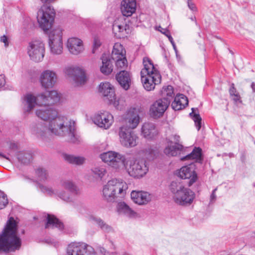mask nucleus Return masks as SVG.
I'll list each match as a JSON object with an SVG mask.
<instances>
[{"mask_svg":"<svg viewBox=\"0 0 255 255\" xmlns=\"http://www.w3.org/2000/svg\"><path fill=\"white\" fill-rule=\"evenodd\" d=\"M216 190H217V189H215L212 191V194L211 195V197H210L211 201H213L215 200V199L216 198V195H215V192H216Z\"/></svg>","mask_w":255,"mask_h":255,"instance_id":"13d9d810","label":"nucleus"},{"mask_svg":"<svg viewBox=\"0 0 255 255\" xmlns=\"http://www.w3.org/2000/svg\"><path fill=\"white\" fill-rule=\"evenodd\" d=\"M114 61L116 62V66L118 68H124L128 65V62L126 56L119 59L114 60Z\"/></svg>","mask_w":255,"mask_h":255,"instance_id":"49530a36","label":"nucleus"},{"mask_svg":"<svg viewBox=\"0 0 255 255\" xmlns=\"http://www.w3.org/2000/svg\"><path fill=\"white\" fill-rule=\"evenodd\" d=\"M5 84V76L3 75H0V90L4 87Z\"/></svg>","mask_w":255,"mask_h":255,"instance_id":"5fc2aeb1","label":"nucleus"},{"mask_svg":"<svg viewBox=\"0 0 255 255\" xmlns=\"http://www.w3.org/2000/svg\"><path fill=\"white\" fill-rule=\"evenodd\" d=\"M159 28H161L162 30H160V32L161 33H162L163 34H164V35H165L168 37V38L170 42L172 44V46L173 47L174 50H175V52H176V53H177V49L175 43V42H174V41L173 40V39L172 37L170 34L169 31L168 30H167L166 29L162 28L161 27H159Z\"/></svg>","mask_w":255,"mask_h":255,"instance_id":"a18cd8bd","label":"nucleus"},{"mask_svg":"<svg viewBox=\"0 0 255 255\" xmlns=\"http://www.w3.org/2000/svg\"><path fill=\"white\" fill-rule=\"evenodd\" d=\"M178 176L181 179H189V186H191L197 180V176L195 171V165L190 163L188 165L181 167L178 172Z\"/></svg>","mask_w":255,"mask_h":255,"instance_id":"a211bd4d","label":"nucleus"},{"mask_svg":"<svg viewBox=\"0 0 255 255\" xmlns=\"http://www.w3.org/2000/svg\"><path fill=\"white\" fill-rule=\"evenodd\" d=\"M187 5L190 9L193 11H197V7L192 0H187Z\"/></svg>","mask_w":255,"mask_h":255,"instance_id":"8fccbe9b","label":"nucleus"},{"mask_svg":"<svg viewBox=\"0 0 255 255\" xmlns=\"http://www.w3.org/2000/svg\"><path fill=\"white\" fill-rule=\"evenodd\" d=\"M51 227L52 228H57L59 230H62L64 228L63 223L53 215H48L47 217V222L45 225V228Z\"/></svg>","mask_w":255,"mask_h":255,"instance_id":"2f4dec72","label":"nucleus"},{"mask_svg":"<svg viewBox=\"0 0 255 255\" xmlns=\"http://www.w3.org/2000/svg\"><path fill=\"white\" fill-rule=\"evenodd\" d=\"M136 7V0H123L121 2V11L125 16H131L135 11Z\"/></svg>","mask_w":255,"mask_h":255,"instance_id":"b1692460","label":"nucleus"},{"mask_svg":"<svg viewBox=\"0 0 255 255\" xmlns=\"http://www.w3.org/2000/svg\"><path fill=\"white\" fill-rule=\"evenodd\" d=\"M116 79L123 89L126 90L129 89L131 84V76L129 72L122 70L117 74Z\"/></svg>","mask_w":255,"mask_h":255,"instance_id":"393cba45","label":"nucleus"},{"mask_svg":"<svg viewBox=\"0 0 255 255\" xmlns=\"http://www.w3.org/2000/svg\"><path fill=\"white\" fill-rule=\"evenodd\" d=\"M126 56V51L123 46L120 43H115L111 54L112 59L114 60L119 59Z\"/></svg>","mask_w":255,"mask_h":255,"instance_id":"7c9ffc66","label":"nucleus"},{"mask_svg":"<svg viewBox=\"0 0 255 255\" xmlns=\"http://www.w3.org/2000/svg\"><path fill=\"white\" fill-rule=\"evenodd\" d=\"M251 87H252L253 91L255 92V82H253L252 83Z\"/></svg>","mask_w":255,"mask_h":255,"instance_id":"e2e57ef3","label":"nucleus"},{"mask_svg":"<svg viewBox=\"0 0 255 255\" xmlns=\"http://www.w3.org/2000/svg\"><path fill=\"white\" fill-rule=\"evenodd\" d=\"M113 31L116 37L119 38H124L129 32V26L126 24H119L115 22L113 25Z\"/></svg>","mask_w":255,"mask_h":255,"instance_id":"c85d7f7f","label":"nucleus"},{"mask_svg":"<svg viewBox=\"0 0 255 255\" xmlns=\"http://www.w3.org/2000/svg\"><path fill=\"white\" fill-rule=\"evenodd\" d=\"M127 184L116 179L111 180L104 186L103 194L108 202H114L118 197H123L126 194Z\"/></svg>","mask_w":255,"mask_h":255,"instance_id":"423d86ee","label":"nucleus"},{"mask_svg":"<svg viewBox=\"0 0 255 255\" xmlns=\"http://www.w3.org/2000/svg\"><path fill=\"white\" fill-rule=\"evenodd\" d=\"M0 156L3 157L4 158H5L6 159H8L7 157H6V156L4 155H3V154H2L1 153H0Z\"/></svg>","mask_w":255,"mask_h":255,"instance_id":"0e129e2a","label":"nucleus"},{"mask_svg":"<svg viewBox=\"0 0 255 255\" xmlns=\"http://www.w3.org/2000/svg\"><path fill=\"white\" fill-rule=\"evenodd\" d=\"M130 195L132 201L138 205L146 204L151 199L150 194L142 191H132Z\"/></svg>","mask_w":255,"mask_h":255,"instance_id":"5701e85b","label":"nucleus"},{"mask_svg":"<svg viewBox=\"0 0 255 255\" xmlns=\"http://www.w3.org/2000/svg\"><path fill=\"white\" fill-rule=\"evenodd\" d=\"M27 52L30 59L35 62L41 61L45 54L44 44L40 40H33L28 43Z\"/></svg>","mask_w":255,"mask_h":255,"instance_id":"1a4fd4ad","label":"nucleus"},{"mask_svg":"<svg viewBox=\"0 0 255 255\" xmlns=\"http://www.w3.org/2000/svg\"><path fill=\"white\" fill-rule=\"evenodd\" d=\"M68 255H96L94 249L84 243H72L69 245Z\"/></svg>","mask_w":255,"mask_h":255,"instance_id":"9b49d317","label":"nucleus"},{"mask_svg":"<svg viewBox=\"0 0 255 255\" xmlns=\"http://www.w3.org/2000/svg\"><path fill=\"white\" fill-rule=\"evenodd\" d=\"M195 110L198 111V109L197 108H192V112L189 115L194 121L197 130H199L201 127L202 119L199 114L194 113Z\"/></svg>","mask_w":255,"mask_h":255,"instance_id":"a19ab883","label":"nucleus"},{"mask_svg":"<svg viewBox=\"0 0 255 255\" xmlns=\"http://www.w3.org/2000/svg\"><path fill=\"white\" fill-rule=\"evenodd\" d=\"M57 81V75L53 71L46 70L42 72L40 82L42 87L50 88L54 86Z\"/></svg>","mask_w":255,"mask_h":255,"instance_id":"6ab92c4d","label":"nucleus"},{"mask_svg":"<svg viewBox=\"0 0 255 255\" xmlns=\"http://www.w3.org/2000/svg\"><path fill=\"white\" fill-rule=\"evenodd\" d=\"M117 152L112 151H109L104 152L100 154V158L103 161L107 163L109 165L112 157L114 155H116Z\"/></svg>","mask_w":255,"mask_h":255,"instance_id":"79ce46f5","label":"nucleus"},{"mask_svg":"<svg viewBox=\"0 0 255 255\" xmlns=\"http://www.w3.org/2000/svg\"><path fill=\"white\" fill-rule=\"evenodd\" d=\"M46 242L48 244L53 245V246L55 247H57L58 245V243L57 242H54L53 240H51V239H47L46 240Z\"/></svg>","mask_w":255,"mask_h":255,"instance_id":"bf43d9fd","label":"nucleus"},{"mask_svg":"<svg viewBox=\"0 0 255 255\" xmlns=\"http://www.w3.org/2000/svg\"><path fill=\"white\" fill-rule=\"evenodd\" d=\"M191 19L193 21L195 19V17H191Z\"/></svg>","mask_w":255,"mask_h":255,"instance_id":"69168bd1","label":"nucleus"},{"mask_svg":"<svg viewBox=\"0 0 255 255\" xmlns=\"http://www.w3.org/2000/svg\"><path fill=\"white\" fill-rule=\"evenodd\" d=\"M39 188L42 192L50 196H57L61 199L66 202H70L73 201V198L70 194L64 191H58L54 190L51 188L42 185L39 186Z\"/></svg>","mask_w":255,"mask_h":255,"instance_id":"412c9836","label":"nucleus"},{"mask_svg":"<svg viewBox=\"0 0 255 255\" xmlns=\"http://www.w3.org/2000/svg\"><path fill=\"white\" fill-rule=\"evenodd\" d=\"M16 231V223L12 217H10L0 234V253L14 252L19 250L21 241L17 236Z\"/></svg>","mask_w":255,"mask_h":255,"instance_id":"f03ea898","label":"nucleus"},{"mask_svg":"<svg viewBox=\"0 0 255 255\" xmlns=\"http://www.w3.org/2000/svg\"><path fill=\"white\" fill-rule=\"evenodd\" d=\"M124 168L129 176L136 178L142 177L148 171L147 163L143 159L135 160L127 159Z\"/></svg>","mask_w":255,"mask_h":255,"instance_id":"0eeeda50","label":"nucleus"},{"mask_svg":"<svg viewBox=\"0 0 255 255\" xmlns=\"http://www.w3.org/2000/svg\"><path fill=\"white\" fill-rule=\"evenodd\" d=\"M230 95L233 97V100L235 102H238L240 99V96L237 92L236 89L235 87L234 84L232 83L231 85L230 88L229 89Z\"/></svg>","mask_w":255,"mask_h":255,"instance_id":"c03bdc74","label":"nucleus"},{"mask_svg":"<svg viewBox=\"0 0 255 255\" xmlns=\"http://www.w3.org/2000/svg\"><path fill=\"white\" fill-rule=\"evenodd\" d=\"M32 158L30 152L28 151H21L17 154V158L18 161L23 164H27L30 162Z\"/></svg>","mask_w":255,"mask_h":255,"instance_id":"4c0bfd02","label":"nucleus"},{"mask_svg":"<svg viewBox=\"0 0 255 255\" xmlns=\"http://www.w3.org/2000/svg\"><path fill=\"white\" fill-rule=\"evenodd\" d=\"M169 189L172 194L174 201L178 205H190L195 198L194 193L191 189L185 187L180 181H172L170 185Z\"/></svg>","mask_w":255,"mask_h":255,"instance_id":"39448f33","label":"nucleus"},{"mask_svg":"<svg viewBox=\"0 0 255 255\" xmlns=\"http://www.w3.org/2000/svg\"><path fill=\"white\" fill-rule=\"evenodd\" d=\"M145 155L146 158L148 160L153 159L156 155L155 151L151 148H148V150H146Z\"/></svg>","mask_w":255,"mask_h":255,"instance_id":"09e8293b","label":"nucleus"},{"mask_svg":"<svg viewBox=\"0 0 255 255\" xmlns=\"http://www.w3.org/2000/svg\"><path fill=\"white\" fill-rule=\"evenodd\" d=\"M183 148V145L180 144H173L172 141L168 142L167 146L164 150V153L168 156H176Z\"/></svg>","mask_w":255,"mask_h":255,"instance_id":"c756f323","label":"nucleus"},{"mask_svg":"<svg viewBox=\"0 0 255 255\" xmlns=\"http://www.w3.org/2000/svg\"><path fill=\"white\" fill-rule=\"evenodd\" d=\"M174 139L175 141V144H179L178 142L179 141L180 136L179 135H174Z\"/></svg>","mask_w":255,"mask_h":255,"instance_id":"052dcab7","label":"nucleus"},{"mask_svg":"<svg viewBox=\"0 0 255 255\" xmlns=\"http://www.w3.org/2000/svg\"><path fill=\"white\" fill-rule=\"evenodd\" d=\"M36 116L41 120L50 122L58 115L57 111L50 107H44L36 110Z\"/></svg>","mask_w":255,"mask_h":255,"instance_id":"aec40b11","label":"nucleus"},{"mask_svg":"<svg viewBox=\"0 0 255 255\" xmlns=\"http://www.w3.org/2000/svg\"><path fill=\"white\" fill-rule=\"evenodd\" d=\"M201 152L202 149L200 147H195L191 153L188 154L186 156L181 158L182 160H185L187 159H201Z\"/></svg>","mask_w":255,"mask_h":255,"instance_id":"e433bc0d","label":"nucleus"},{"mask_svg":"<svg viewBox=\"0 0 255 255\" xmlns=\"http://www.w3.org/2000/svg\"><path fill=\"white\" fill-rule=\"evenodd\" d=\"M101 229L104 232L108 233L112 231V228L106 223L102 227Z\"/></svg>","mask_w":255,"mask_h":255,"instance_id":"6e6d98bb","label":"nucleus"},{"mask_svg":"<svg viewBox=\"0 0 255 255\" xmlns=\"http://www.w3.org/2000/svg\"><path fill=\"white\" fill-rule=\"evenodd\" d=\"M127 159L124 155L117 152V154L112 157L109 166L116 169H123Z\"/></svg>","mask_w":255,"mask_h":255,"instance_id":"bb28decb","label":"nucleus"},{"mask_svg":"<svg viewBox=\"0 0 255 255\" xmlns=\"http://www.w3.org/2000/svg\"><path fill=\"white\" fill-rule=\"evenodd\" d=\"M119 211L121 213H123L130 218L135 217L137 215L136 213L125 202H122L119 204Z\"/></svg>","mask_w":255,"mask_h":255,"instance_id":"f704fd0d","label":"nucleus"},{"mask_svg":"<svg viewBox=\"0 0 255 255\" xmlns=\"http://www.w3.org/2000/svg\"><path fill=\"white\" fill-rule=\"evenodd\" d=\"M170 104V100L168 98H162L155 101L149 109V115L154 119L161 117Z\"/></svg>","mask_w":255,"mask_h":255,"instance_id":"f8f14e48","label":"nucleus"},{"mask_svg":"<svg viewBox=\"0 0 255 255\" xmlns=\"http://www.w3.org/2000/svg\"><path fill=\"white\" fill-rule=\"evenodd\" d=\"M8 204V200L6 195L0 191V209L4 208Z\"/></svg>","mask_w":255,"mask_h":255,"instance_id":"de8ad7c7","label":"nucleus"},{"mask_svg":"<svg viewBox=\"0 0 255 255\" xmlns=\"http://www.w3.org/2000/svg\"><path fill=\"white\" fill-rule=\"evenodd\" d=\"M35 173L39 180L45 181L49 178V174L47 170L42 167H38L35 170Z\"/></svg>","mask_w":255,"mask_h":255,"instance_id":"58836bf2","label":"nucleus"},{"mask_svg":"<svg viewBox=\"0 0 255 255\" xmlns=\"http://www.w3.org/2000/svg\"><path fill=\"white\" fill-rule=\"evenodd\" d=\"M64 159L69 163L80 165L85 161V158L82 156H75L71 154H63Z\"/></svg>","mask_w":255,"mask_h":255,"instance_id":"c9c22d12","label":"nucleus"},{"mask_svg":"<svg viewBox=\"0 0 255 255\" xmlns=\"http://www.w3.org/2000/svg\"><path fill=\"white\" fill-rule=\"evenodd\" d=\"M48 37L51 52L53 54H61L63 51L62 30L59 28L53 29L50 32Z\"/></svg>","mask_w":255,"mask_h":255,"instance_id":"9d476101","label":"nucleus"},{"mask_svg":"<svg viewBox=\"0 0 255 255\" xmlns=\"http://www.w3.org/2000/svg\"><path fill=\"white\" fill-rule=\"evenodd\" d=\"M0 41L1 42L4 43V46L5 47H7L8 46L9 43H8V38H7V37L6 35H3L2 36H1L0 37Z\"/></svg>","mask_w":255,"mask_h":255,"instance_id":"864d4df0","label":"nucleus"},{"mask_svg":"<svg viewBox=\"0 0 255 255\" xmlns=\"http://www.w3.org/2000/svg\"><path fill=\"white\" fill-rule=\"evenodd\" d=\"M144 68L140 71L141 80L144 89L148 91L153 90L155 86L160 83L161 76L148 58L143 59Z\"/></svg>","mask_w":255,"mask_h":255,"instance_id":"7ed1b4c3","label":"nucleus"},{"mask_svg":"<svg viewBox=\"0 0 255 255\" xmlns=\"http://www.w3.org/2000/svg\"><path fill=\"white\" fill-rule=\"evenodd\" d=\"M93 220L95 222V223L98 225V226L101 229L102 227L105 225L106 223L104 221H103L101 219L98 218H94Z\"/></svg>","mask_w":255,"mask_h":255,"instance_id":"603ef678","label":"nucleus"},{"mask_svg":"<svg viewBox=\"0 0 255 255\" xmlns=\"http://www.w3.org/2000/svg\"><path fill=\"white\" fill-rule=\"evenodd\" d=\"M162 94L163 96H166L164 98H168L170 101V98H172L174 92L172 86L168 85L166 87H163L162 91Z\"/></svg>","mask_w":255,"mask_h":255,"instance_id":"37998d69","label":"nucleus"},{"mask_svg":"<svg viewBox=\"0 0 255 255\" xmlns=\"http://www.w3.org/2000/svg\"><path fill=\"white\" fill-rule=\"evenodd\" d=\"M188 104L187 98L183 94L176 96L171 106L175 111H179L184 109Z\"/></svg>","mask_w":255,"mask_h":255,"instance_id":"cd10ccee","label":"nucleus"},{"mask_svg":"<svg viewBox=\"0 0 255 255\" xmlns=\"http://www.w3.org/2000/svg\"><path fill=\"white\" fill-rule=\"evenodd\" d=\"M60 101V96L57 91L53 90L48 92V95L41 94L35 97L32 94L25 96L23 101L24 112L29 113L36 105H51Z\"/></svg>","mask_w":255,"mask_h":255,"instance_id":"20e7f679","label":"nucleus"},{"mask_svg":"<svg viewBox=\"0 0 255 255\" xmlns=\"http://www.w3.org/2000/svg\"><path fill=\"white\" fill-rule=\"evenodd\" d=\"M141 132L144 137L150 139L157 134V130L154 124L145 123L142 125Z\"/></svg>","mask_w":255,"mask_h":255,"instance_id":"a878e982","label":"nucleus"},{"mask_svg":"<svg viewBox=\"0 0 255 255\" xmlns=\"http://www.w3.org/2000/svg\"><path fill=\"white\" fill-rule=\"evenodd\" d=\"M66 74L71 78L75 82V86H78L84 84L86 81L85 72L79 67H67Z\"/></svg>","mask_w":255,"mask_h":255,"instance_id":"f3484780","label":"nucleus"},{"mask_svg":"<svg viewBox=\"0 0 255 255\" xmlns=\"http://www.w3.org/2000/svg\"><path fill=\"white\" fill-rule=\"evenodd\" d=\"M101 45L100 41L98 39H95L94 42L93 53L95 52V50L98 48Z\"/></svg>","mask_w":255,"mask_h":255,"instance_id":"3c124183","label":"nucleus"},{"mask_svg":"<svg viewBox=\"0 0 255 255\" xmlns=\"http://www.w3.org/2000/svg\"><path fill=\"white\" fill-rule=\"evenodd\" d=\"M94 176L96 178L102 179L106 174V168L103 166H97L92 169Z\"/></svg>","mask_w":255,"mask_h":255,"instance_id":"ea45409f","label":"nucleus"},{"mask_svg":"<svg viewBox=\"0 0 255 255\" xmlns=\"http://www.w3.org/2000/svg\"><path fill=\"white\" fill-rule=\"evenodd\" d=\"M119 136L122 144L125 147H134L137 144V136L127 127H122L120 128Z\"/></svg>","mask_w":255,"mask_h":255,"instance_id":"ddd939ff","label":"nucleus"},{"mask_svg":"<svg viewBox=\"0 0 255 255\" xmlns=\"http://www.w3.org/2000/svg\"><path fill=\"white\" fill-rule=\"evenodd\" d=\"M61 186L63 188L68 190L71 194L77 195L79 193V189L77 186L71 180H62L61 181Z\"/></svg>","mask_w":255,"mask_h":255,"instance_id":"72a5a7b5","label":"nucleus"},{"mask_svg":"<svg viewBox=\"0 0 255 255\" xmlns=\"http://www.w3.org/2000/svg\"><path fill=\"white\" fill-rule=\"evenodd\" d=\"M93 120L98 127L108 129L113 122V117L108 112L100 111L94 116Z\"/></svg>","mask_w":255,"mask_h":255,"instance_id":"dca6fc26","label":"nucleus"},{"mask_svg":"<svg viewBox=\"0 0 255 255\" xmlns=\"http://www.w3.org/2000/svg\"><path fill=\"white\" fill-rule=\"evenodd\" d=\"M67 47L69 51L74 55H78L84 50L83 42L78 38H69L67 42Z\"/></svg>","mask_w":255,"mask_h":255,"instance_id":"4be33fe9","label":"nucleus"},{"mask_svg":"<svg viewBox=\"0 0 255 255\" xmlns=\"http://www.w3.org/2000/svg\"><path fill=\"white\" fill-rule=\"evenodd\" d=\"M241 160L243 163H245L246 161V156L244 155H243L241 157Z\"/></svg>","mask_w":255,"mask_h":255,"instance_id":"680f3d73","label":"nucleus"},{"mask_svg":"<svg viewBox=\"0 0 255 255\" xmlns=\"http://www.w3.org/2000/svg\"><path fill=\"white\" fill-rule=\"evenodd\" d=\"M101 59L102 66L100 70L102 73L105 75L110 74L113 71V66L110 59L108 58L106 55H103Z\"/></svg>","mask_w":255,"mask_h":255,"instance_id":"473e14b6","label":"nucleus"},{"mask_svg":"<svg viewBox=\"0 0 255 255\" xmlns=\"http://www.w3.org/2000/svg\"><path fill=\"white\" fill-rule=\"evenodd\" d=\"M99 91L110 104L116 108L119 106V103L116 100L114 87L110 83H101L99 86Z\"/></svg>","mask_w":255,"mask_h":255,"instance_id":"2eb2a0df","label":"nucleus"},{"mask_svg":"<svg viewBox=\"0 0 255 255\" xmlns=\"http://www.w3.org/2000/svg\"><path fill=\"white\" fill-rule=\"evenodd\" d=\"M9 148L12 150H16L17 149V145L14 142H10Z\"/></svg>","mask_w":255,"mask_h":255,"instance_id":"4d7b16f0","label":"nucleus"},{"mask_svg":"<svg viewBox=\"0 0 255 255\" xmlns=\"http://www.w3.org/2000/svg\"><path fill=\"white\" fill-rule=\"evenodd\" d=\"M38 136L45 138L50 133L61 136H67L68 141L76 143L78 138L75 134L74 123L71 122L64 116H57L48 122V126L38 124L34 129Z\"/></svg>","mask_w":255,"mask_h":255,"instance_id":"f257e3e1","label":"nucleus"},{"mask_svg":"<svg viewBox=\"0 0 255 255\" xmlns=\"http://www.w3.org/2000/svg\"><path fill=\"white\" fill-rule=\"evenodd\" d=\"M144 114L143 109L141 107L131 108L128 111L126 121L129 128L134 129L140 122V116Z\"/></svg>","mask_w":255,"mask_h":255,"instance_id":"4468645a","label":"nucleus"},{"mask_svg":"<svg viewBox=\"0 0 255 255\" xmlns=\"http://www.w3.org/2000/svg\"><path fill=\"white\" fill-rule=\"evenodd\" d=\"M55 11L51 6L43 5L38 11L37 19L39 27L44 31L51 28L54 21Z\"/></svg>","mask_w":255,"mask_h":255,"instance_id":"6e6552de","label":"nucleus"}]
</instances>
